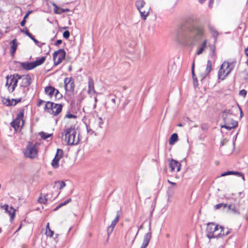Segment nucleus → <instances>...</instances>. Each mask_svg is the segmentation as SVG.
<instances>
[{
	"mask_svg": "<svg viewBox=\"0 0 248 248\" xmlns=\"http://www.w3.org/2000/svg\"><path fill=\"white\" fill-rule=\"evenodd\" d=\"M11 49H10V52L11 54L13 55L15 54V52H16L17 47V43L16 42V39L13 40L11 43Z\"/></svg>",
	"mask_w": 248,
	"mask_h": 248,
	"instance_id": "24",
	"label": "nucleus"
},
{
	"mask_svg": "<svg viewBox=\"0 0 248 248\" xmlns=\"http://www.w3.org/2000/svg\"><path fill=\"white\" fill-rule=\"evenodd\" d=\"M65 136V141L68 145H76L79 141V135L77 134L76 129L73 126L67 128L64 131L63 135Z\"/></svg>",
	"mask_w": 248,
	"mask_h": 248,
	"instance_id": "3",
	"label": "nucleus"
},
{
	"mask_svg": "<svg viewBox=\"0 0 248 248\" xmlns=\"http://www.w3.org/2000/svg\"><path fill=\"white\" fill-rule=\"evenodd\" d=\"M6 78V82L5 86L8 91L10 93H12L17 86V84L19 81V78L17 77V74L7 76Z\"/></svg>",
	"mask_w": 248,
	"mask_h": 248,
	"instance_id": "8",
	"label": "nucleus"
},
{
	"mask_svg": "<svg viewBox=\"0 0 248 248\" xmlns=\"http://www.w3.org/2000/svg\"><path fill=\"white\" fill-rule=\"evenodd\" d=\"M194 62H193L192 63V78L196 77V76L194 73Z\"/></svg>",
	"mask_w": 248,
	"mask_h": 248,
	"instance_id": "53",
	"label": "nucleus"
},
{
	"mask_svg": "<svg viewBox=\"0 0 248 248\" xmlns=\"http://www.w3.org/2000/svg\"><path fill=\"white\" fill-rule=\"evenodd\" d=\"M95 124H96V130H98L99 129H100L102 127V125L104 124V121L102 118L99 117L95 120Z\"/></svg>",
	"mask_w": 248,
	"mask_h": 248,
	"instance_id": "27",
	"label": "nucleus"
},
{
	"mask_svg": "<svg viewBox=\"0 0 248 248\" xmlns=\"http://www.w3.org/2000/svg\"><path fill=\"white\" fill-rule=\"evenodd\" d=\"M45 102L44 101L42 100H40L39 101V102H38V106H41Z\"/></svg>",
	"mask_w": 248,
	"mask_h": 248,
	"instance_id": "60",
	"label": "nucleus"
},
{
	"mask_svg": "<svg viewBox=\"0 0 248 248\" xmlns=\"http://www.w3.org/2000/svg\"><path fill=\"white\" fill-rule=\"evenodd\" d=\"M245 53L246 55L248 57V47L245 48Z\"/></svg>",
	"mask_w": 248,
	"mask_h": 248,
	"instance_id": "62",
	"label": "nucleus"
},
{
	"mask_svg": "<svg viewBox=\"0 0 248 248\" xmlns=\"http://www.w3.org/2000/svg\"><path fill=\"white\" fill-rule=\"evenodd\" d=\"M227 207L229 211H232L234 214L238 215L240 214V212L236 209L234 204L227 205Z\"/></svg>",
	"mask_w": 248,
	"mask_h": 248,
	"instance_id": "34",
	"label": "nucleus"
},
{
	"mask_svg": "<svg viewBox=\"0 0 248 248\" xmlns=\"http://www.w3.org/2000/svg\"><path fill=\"white\" fill-rule=\"evenodd\" d=\"M54 94L56 98H60L62 97V94L60 93L59 91L56 89Z\"/></svg>",
	"mask_w": 248,
	"mask_h": 248,
	"instance_id": "44",
	"label": "nucleus"
},
{
	"mask_svg": "<svg viewBox=\"0 0 248 248\" xmlns=\"http://www.w3.org/2000/svg\"><path fill=\"white\" fill-rule=\"evenodd\" d=\"M32 13V11H29L25 15L23 19H25V20L26 18H27Z\"/></svg>",
	"mask_w": 248,
	"mask_h": 248,
	"instance_id": "52",
	"label": "nucleus"
},
{
	"mask_svg": "<svg viewBox=\"0 0 248 248\" xmlns=\"http://www.w3.org/2000/svg\"><path fill=\"white\" fill-rule=\"evenodd\" d=\"M135 5L140 13L141 18L145 20L150 13V6L147 5L143 0H138L136 1Z\"/></svg>",
	"mask_w": 248,
	"mask_h": 248,
	"instance_id": "6",
	"label": "nucleus"
},
{
	"mask_svg": "<svg viewBox=\"0 0 248 248\" xmlns=\"http://www.w3.org/2000/svg\"><path fill=\"white\" fill-rule=\"evenodd\" d=\"M65 56L66 52L63 49H60L55 51L53 54L54 65L57 66L61 63L65 59Z\"/></svg>",
	"mask_w": 248,
	"mask_h": 248,
	"instance_id": "11",
	"label": "nucleus"
},
{
	"mask_svg": "<svg viewBox=\"0 0 248 248\" xmlns=\"http://www.w3.org/2000/svg\"><path fill=\"white\" fill-rule=\"evenodd\" d=\"M70 11V10H69L68 9H62V13H65V12H68V11Z\"/></svg>",
	"mask_w": 248,
	"mask_h": 248,
	"instance_id": "64",
	"label": "nucleus"
},
{
	"mask_svg": "<svg viewBox=\"0 0 248 248\" xmlns=\"http://www.w3.org/2000/svg\"><path fill=\"white\" fill-rule=\"evenodd\" d=\"M62 104L48 101L46 104L45 109L48 113L56 116L62 111Z\"/></svg>",
	"mask_w": 248,
	"mask_h": 248,
	"instance_id": "7",
	"label": "nucleus"
},
{
	"mask_svg": "<svg viewBox=\"0 0 248 248\" xmlns=\"http://www.w3.org/2000/svg\"><path fill=\"white\" fill-rule=\"evenodd\" d=\"M0 206H1V208L4 209L5 210V212L7 213V211H8L9 207V205L8 204H5L3 205H1Z\"/></svg>",
	"mask_w": 248,
	"mask_h": 248,
	"instance_id": "49",
	"label": "nucleus"
},
{
	"mask_svg": "<svg viewBox=\"0 0 248 248\" xmlns=\"http://www.w3.org/2000/svg\"><path fill=\"white\" fill-rule=\"evenodd\" d=\"M109 97L110 98L111 102L112 103V108H114L116 104L115 96L114 95H109Z\"/></svg>",
	"mask_w": 248,
	"mask_h": 248,
	"instance_id": "40",
	"label": "nucleus"
},
{
	"mask_svg": "<svg viewBox=\"0 0 248 248\" xmlns=\"http://www.w3.org/2000/svg\"><path fill=\"white\" fill-rule=\"evenodd\" d=\"M46 234L47 236L52 237L54 234V232L52 231L49 228H48V230H46Z\"/></svg>",
	"mask_w": 248,
	"mask_h": 248,
	"instance_id": "41",
	"label": "nucleus"
},
{
	"mask_svg": "<svg viewBox=\"0 0 248 248\" xmlns=\"http://www.w3.org/2000/svg\"><path fill=\"white\" fill-rule=\"evenodd\" d=\"M227 206V204L220 203L217 204L216 205H215L214 209L217 210V209H220L222 207H223L224 209V208H226Z\"/></svg>",
	"mask_w": 248,
	"mask_h": 248,
	"instance_id": "39",
	"label": "nucleus"
},
{
	"mask_svg": "<svg viewBox=\"0 0 248 248\" xmlns=\"http://www.w3.org/2000/svg\"><path fill=\"white\" fill-rule=\"evenodd\" d=\"M55 91V88L51 86L46 87L45 89L46 93L50 97H52V96L54 95Z\"/></svg>",
	"mask_w": 248,
	"mask_h": 248,
	"instance_id": "23",
	"label": "nucleus"
},
{
	"mask_svg": "<svg viewBox=\"0 0 248 248\" xmlns=\"http://www.w3.org/2000/svg\"><path fill=\"white\" fill-rule=\"evenodd\" d=\"M46 57L45 56L42 57L41 58L36 60L34 62H33L34 67L39 66L42 64L45 61Z\"/></svg>",
	"mask_w": 248,
	"mask_h": 248,
	"instance_id": "31",
	"label": "nucleus"
},
{
	"mask_svg": "<svg viewBox=\"0 0 248 248\" xmlns=\"http://www.w3.org/2000/svg\"><path fill=\"white\" fill-rule=\"evenodd\" d=\"M219 229H220L221 230L220 232L217 233V238L226 236L231 232V231L232 230L231 229H229L227 228V231L224 232V228L222 226H219Z\"/></svg>",
	"mask_w": 248,
	"mask_h": 248,
	"instance_id": "22",
	"label": "nucleus"
},
{
	"mask_svg": "<svg viewBox=\"0 0 248 248\" xmlns=\"http://www.w3.org/2000/svg\"><path fill=\"white\" fill-rule=\"evenodd\" d=\"M239 94L241 96L245 97L247 94V91L245 90H242L239 92Z\"/></svg>",
	"mask_w": 248,
	"mask_h": 248,
	"instance_id": "48",
	"label": "nucleus"
},
{
	"mask_svg": "<svg viewBox=\"0 0 248 248\" xmlns=\"http://www.w3.org/2000/svg\"><path fill=\"white\" fill-rule=\"evenodd\" d=\"M88 93L91 96H93L95 94H97L94 89L93 80L91 77H89L88 78Z\"/></svg>",
	"mask_w": 248,
	"mask_h": 248,
	"instance_id": "16",
	"label": "nucleus"
},
{
	"mask_svg": "<svg viewBox=\"0 0 248 248\" xmlns=\"http://www.w3.org/2000/svg\"><path fill=\"white\" fill-rule=\"evenodd\" d=\"M204 33L202 27L187 22L178 31L176 39L180 43L190 45L201 39Z\"/></svg>",
	"mask_w": 248,
	"mask_h": 248,
	"instance_id": "1",
	"label": "nucleus"
},
{
	"mask_svg": "<svg viewBox=\"0 0 248 248\" xmlns=\"http://www.w3.org/2000/svg\"><path fill=\"white\" fill-rule=\"evenodd\" d=\"M208 29L212 34L213 37L215 38V41H217V36L218 35L217 31L215 29V28L211 25L209 24Z\"/></svg>",
	"mask_w": 248,
	"mask_h": 248,
	"instance_id": "25",
	"label": "nucleus"
},
{
	"mask_svg": "<svg viewBox=\"0 0 248 248\" xmlns=\"http://www.w3.org/2000/svg\"><path fill=\"white\" fill-rule=\"evenodd\" d=\"M178 140V137L176 133H173L170 138L169 142L170 145H173Z\"/></svg>",
	"mask_w": 248,
	"mask_h": 248,
	"instance_id": "33",
	"label": "nucleus"
},
{
	"mask_svg": "<svg viewBox=\"0 0 248 248\" xmlns=\"http://www.w3.org/2000/svg\"><path fill=\"white\" fill-rule=\"evenodd\" d=\"M150 232L146 233L143 237V241L140 248H146L148 246L152 237L151 228H149Z\"/></svg>",
	"mask_w": 248,
	"mask_h": 248,
	"instance_id": "17",
	"label": "nucleus"
},
{
	"mask_svg": "<svg viewBox=\"0 0 248 248\" xmlns=\"http://www.w3.org/2000/svg\"><path fill=\"white\" fill-rule=\"evenodd\" d=\"M193 85L194 87H197L198 85V80L196 77L193 78Z\"/></svg>",
	"mask_w": 248,
	"mask_h": 248,
	"instance_id": "51",
	"label": "nucleus"
},
{
	"mask_svg": "<svg viewBox=\"0 0 248 248\" xmlns=\"http://www.w3.org/2000/svg\"><path fill=\"white\" fill-rule=\"evenodd\" d=\"M15 212L16 210L13 208V207L11 206L9 208L8 211H7V213H8L10 216L11 220H12L15 218Z\"/></svg>",
	"mask_w": 248,
	"mask_h": 248,
	"instance_id": "35",
	"label": "nucleus"
},
{
	"mask_svg": "<svg viewBox=\"0 0 248 248\" xmlns=\"http://www.w3.org/2000/svg\"><path fill=\"white\" fill-rule=\"evenodd\" d=\"M219 226L215 223H208L206 229V236L209 239L217 238V233L216 232L219 230Z\"/></svg>",
	"mask_w": 248,
	"mask_h": 248,
	"instance_id": "9",
	"label": "nucleus"
},
{
	"mask_svg": "<svg viewBox=\"0 0 248 248\" xmlns=\"http://www.w3.org/2000/svg\"><path fill=\"white\" fill-rule=\"evenodd\" d=\"M212 70V63L210 60H208L207 62L206 68L205 69V73L203 77V78H204L206 76H207L208 74L211 72Z\"/></svg>",
	"mask_w": 248,
	"mask_h": 248,
	"instance_id": "32",
	"label": "nucleus"
},
{
	"mask_svg": "<svg viewBox=\"0 0 248 248\" xmlns=\"http://www.w3.org/2000/svg\"><path fill=\"white\" fill-rule=\"evenodd\" d=\"M26 20L25 19H23L20 23V25L22 27H24L26 24Z\"/></svg>",
	"mask_w": 248,
	"mask_h": 248,
	"instance_id": "58",
	"label": "nucleus"
},
{
	"mask_svg": "<svg viewBox=\"0 0 248 248\" xmlns=\"http://www.w3.org/2000/svg\"><path fill=\"white\" fill-rule=\"evenodd\" d=\"M21 32L25 33L29 37H30L32 40H33L36 44H37L39 43V42L29 31L27 28L22 30Z\"/></svg>",
	"mask_w": 248,
	"mask_h": 248,
	"instance_id": "28",
	"label": "nucleus"
},
{
	"mask_svg": "<svg viewBox=\"0 0 248 248\" xmlns=\"http://www.w3.org/2000/svg\"><path fill=\"white\" fill-rule=\"evenodd\" d=\"M210 50L212 52L211 53H210V55L211 56H213L215 55V46L213 45L210 46Z\"/></svg>",
	"mask_w": 248,
	"mask_h": 248,
	"instance_id": "46",
	"label": "nucleus"
},
{
	"mask_svg": "<svg viewBox=\"0 0 248 248\" xmlns=\"http://www.w3.org/2000/svg\"><path fill=\"white\" fill-rule=\"evenodd\" d=\"M119 217H120L119 211H117V215H116L115 218H114V219L112 221L111 223L110 226L114 228L116 224L117 223V222L119 221Z\"/></svg>",
	"mask_w": 248,
	"mask_h": 248,
	"instance_id": "36",
	"label": "nucleus"
},
{
	"mask_svg": "<svg viewBox=\"0 0 248 248\" xmlns=\"http://www.w3.org/2000/svg\"><path fill=\"white\" fill-rule=\"evenodd\" d=\"M244 78L246 80H248V73L247 72H244Z\"/></svg>",
	"mask_w": 248,
	"mask_h": 248,
	"instance_id": "57",
	"label": "nucleus"
},
{
	"mask_svg": "<svg viewBox=\"0 0 248 248\" xmlns=\"http://www.w3.org/2000/svg\"><path fill=\"white\" fill-rule=\"evenodd\" d=\"M207 42V41L206 40H204L203 41V42L202 43V44H201V45L199 47V48L198 49V50L196 52V54L197 55H200L202 53L203 51L204 50V49L206 47Z\"/></svg>",
	"mask_w": 248,
	"mask_h": 248,
	"instance_id": "26",
	"label": "nucleus"
},
{
	"mask_svg": "<svg viewBox=\"0 0 248 248\" xmlns=\"http://www.w3.org/2000/svg\"><path fill=\"white\" fill-rule=\"evenodd\" d=\"M239 109L240 111L241 117L242 116V111L240 108L237 106H232L230 109H225L222 112L224 124L221 125L222 128L224 127L227 129H231L236 127L238 125V122L234 120L233 118L238 112Z\"/></svg>",
	"mask_w": 248,
	"mask_h": 248,
	"instance_id": "2",
	"label": "nucleus"
},
{
	"mask_svg": "<svg viewBox=\"0 0 248 248\" xmlns=\"http://www.w3.org/2000/svg\"><path fill=\"white\" fill-rule=\"evenodd\" d=\"M94 104H93V108L95 109L96 108V103L98 101L96 96L94 97Z\"/></svg>",
	"mask_w": 248,
	"mask_h": 248,
	"instance_id": "55",
	"label": "nucleus"
},
{
	"mask_svg": "<svg viewBox=\"0 0 248 248\" xmlns=\"http://www.w3.org/2000/svg\"><path fill=\"white\" fill-rule=\"evenodd\" d=\"M22 98V97L21 96L17 99H12L11 100L6 98H2V102L7 106H15L18 103L21 101Z\"/></svg>",
	"mask_w": 248,
	"mask_h": 248,
	"instance_id": "14",
	"label": "nucleus"
},
{
	"mask_svg": "<svg viewBox=\"0 0 248 248\" xmlns=\"http://www.w3.org/2000/svg\"><path fill=\"white\" fill-rule=\"evenodd\" d=\"M176 187L173 186H170L168 187L167 190V195L168 196V200L171 198L174 193L175 188Z\"/></svg>",
	"mask_w": 248,
	"mask_h": 248,
	"instance_id": "29",
	"label": "nucleus"
},
{
	"mask_svg": "<svg viewBox=\"0 0 248 248\" xmlns=\"http://www.w3.org/2000/svg\"><path fill=\"white\" fill-rule=\"evenodd\" d=\"M17 77L19 78L18 83L20 85L19 96L23 97L26 95L25 88L28 87L31 85V78L29 75L20 76L17 74Z\"/></svg>",
	"mask_w": 248,
	"mask_h": 248,
	"instance_id": "4",
	"label": "nucleus"
},
{
	"mask_svg": "<svg viewBox=\"0 0 248 248\" xmlns=\"http://www.w3.org/2000/svg\"><path fill=\"white\" fill-rule=\"evenodd\" d=\"M23 112H19L16 117V118L11 123V125L16 130H17L19 128L21 125V124L22 123V124H23Z\"/></svg>",
	"mask_w": 248,
	"mask_h": 248,
	"instance_id": "12",
	"label": "nucleus"
},
{
	"mask_svg": "<svg viewBox=\"0 0 248 248\" xmlns=\"http://www.w3.org/2000/svg\"><path fill=\"white\" fill-rule=\"evenodd\" d=\"M62 40H58L54 44L55 46H59L60 44H62Z\"/></svg>",
	"mask_w": 248,
	"mask_h": 248,
	"instance_id": "56",
	"label": "nucleus"
},
{
	"mask_svg": "<svg viewBox=\"0 0 248 248\" xmlns=\"http://www.w3.org/2000/svg\"><path fill=\"white\" fill-rule=\"evenodd\" d=\"M70 36V32L68 31H66L63 33V37L65 39H68Z\"/></svg>",
	"mask_w": 248,
	"mask_h": 248,
	"instance_id": "45",
	"label": "nucleus"
},
{
	"mask_svg": "<svg viewBox=\"0 0 248 248\" xmlns=\"http://www.w3.org/2000/svg\"><path fill=\"white\" fill-rule=\"evenodd\" d=\"M201 128L203 130H206L208 128V125L206 124H203L201 125Z\"/></svg>",
	"mask_w": 248,
	"mask_h": 248,
	"instance_id": "50",
	"label": "nucleus"
},
{
	"mask_svg": "<svg viewBox=\"0 0 248 248\" xmlns=\"http://www.w3.org/2000/svg\"><path fill=\"white\" fill-rule=\"evenodd\" d=\"M65 117L69 118V119H71V118L76 119V118H77V116L76 115H73L71 113H68L65 115Z\"/></svg>",
	"mask_w": 248,
	"mask_h": 248,
	"instance_id": "47",
	"label": "nucleus"
},
{
	"mask_svg": "<svg viewBox=\"0 0 248 248\" xmlns=\"http://www.w3.org/2000/svg\"><path fill=\"white\" fill-rule=\"evenodd\" d=\"M48 194H45L42 196V194L41 193L38 199V202L41 204H46L48 201Z\"/></svg>",
	"mask_w": 248,
	"mask_h": 248,
	"instance_id": "30",
	"label": "nucleus"
},
{
	"mask_svg": "<svg viewBox=\"0 0 248 248\" xmlns=\"http://www.w3.org/2000/svg\"><path fill=\"white\" fill-rule=\"evenodd\" d=\"M235 66V63L224 62L221 64L218 73V77L221 80L224 78L231 72Z\"/></svg>",
	"mask_w": 248,
	"mask_h": 248,
	"instance_id": "5",
	"label": "nucleus"
},
{
	"mask_svg": "<svg viewBox=\"0 0 248 248\" xmlns=\"http://www.w3.org/2000/svg\"><path fill=\"white\" fill-rule=\"evenodd\" d=\"M114 228V227H112L111 226H109L108 227L107 232H108V237H109V236L110 235V234L112 232Z\"/></svg>",
	"mask_w": 248,
	"mask_h": 248,
	"instance_id": "42",
	"label": "nucleus"
},
{
	"mask_svg": "<svg viewBox=\"0 0 248 248\" xmlns=\"http://www.w3.org/2000/svg\"><path fill=\"white\" fill-rule=\"evenodd\" d=\"M167 181H168V182L169 184H170L171 185V186H174V187H176L177 186V184L176 183L172 182L170 180H168Z\"/></svg>",
	"mask_w": 248,
	"mask_h": 248,
	"instance_id": "54",
	"label": "nucleus"
},
{
	"mask_svg": "<svg viewBox=\"0 0 248 248\" xmlns=\"http://www.w3.org/2000/svg\"><path fill=\"white\" fill-rule=\"evenodd\" d=\"M55 184H59L60 185V189H62L65 186V183L64 181H58L56 182Z\"/></svg>",
	"mask_w": 248,
	"mask_h": 248,
	"instance_id": "43",
	"label": "nucleus"
},
{
	"mask_svg": "<svg viewBox=\"0 0 248 248\" xmlns=\"http://www.w3.org/2000/svg\"><path fill=\"white\" fill-rule=\"evenodd\" d=\"M20 66L24 70H30L34 68V64L33 62H18Z\"/></svg>",
	"mask_w": 248,
	"mask_h": 248,
	"instance_id": "20",
	"label": "nucleus"
},
{
	"mask_svg": "<svg viewBox=\"0 0 248 248\" xmlns=\"http://www.w3.org/2000/svg\"><path fill=\"white\" fill-rule=\"evenodd\" d=\"M24 155L30 158H34L37 156L38 151L34 144L29 142L24 152Z\"/></svg>",
	"mask_w": 248,
	"mask_h": 248,
	"instance_id": "10",
	"label": "nucleus"
},
{
	"mask_svg": "<svg viewBox=\"0 0 248 248\" xmlns=\"http://www.w3.org/2000/svg\"><path fill=\"white\" fill-rule=\"evenodd\" d=\"M230 175H234L238 177H241L243 180L245 181L244 174L239 171H225L224 172L221 174L220 176L223 177Z\"/></svg>",
	"mask_w": 248,
	"mask_h": 248,
	"instance_id": "21",
	"label": "nucleus"
},
{
	"mask_svg": "<svg viewBox=\"0 0 248 248\" xmlns=\"http://www.w3.org/2000/svg\"><path fill=\"white\" fill-rule=\"evenodd\" d=\"M64 88L66 91L72 92L74 91L75 84L71 78H66L64 80Z\"/></svg>",
	"mask_w": 248,
	"mask_h": 248,
	"instance_id": "13",
	"label": "nucleus"
},
{
	"mask_svg": "<svg viewBox=\"0 0 248 248\" xmlns=\"http://www.w3.org/2000/svg\"><path fill=\"white\" fill-rule=\"evenodd\" d=\"M63 155V151L62 149H58L57 151V153L55 156L52 162V165L54 168L56 169L58 167V162L60 158Z\"/></svg>",
	"mask_w": 248,
	"mask_h": 248,
	"instance_id": "15",
	"label": "nucleus"
},
{
	"mask_svg": "<svg viewBox=\"0 0 248 248\" xmlns=\"http://www.w3.org/2000/svg\"><path fill=\"white\" fill-rule=\"evenodd\" d=\"M68 202H67V200H66L65 201H64V202L61 203H60V206H64V205H66V204H68Z\"/></svg>",
	"mask_w": 248,
	"mask_h": 248,
	"instance_id": "59",
	"label": "nucleus"
},
{
	"mask_svg": "<svg viewBox=\"0 0 248 248\" xmlns=\"http://www.w3.org/2000/svg\"><path fill=\"white\" fill-rule=\"evenodd\" d=\"M150 232L146 233L143 237V241L140 248H146L148 246L152 237L151 228H149Z\"/></svg>",
	"mask_w": 248,
	"mask_h": 248,
	"instance_id": "18",
	"label": "nucleus"
},
{
	"mask_svg": "<svg viewBox=\"0 0 248 248\" xmlns=\"http://www.w3.org/2000/svg\"><path fill=\"white\" fill-rule=\"evenodd\" d=\"M58 236H59V234H56L55 235V237L54 238V239H55V240L56 241V243H57L58 241Z\"/></svg>",
	"mask_w": 248,
	"mask_h": 248,
	"instance_id": "63",
	"label": "nucleus"
},
{
	"mask_svg": "<svg viewBox=\"0 0 248 248\" xmlns=\"http://www.w3.org/2000/svg\"><path fill=\"white\" fill-rule=\"evenodd\" d=\"M53 6L54 7V12L55 14H61L62 13V9L57 6V5L55 4V3H53Z\"/></svg>",
	"mask_w": 248,
	"mask_h": 248,
	"instance_id": "37",
	"label": "nucleus"
},
{
	"mask_svg": "<svg viewBox=\"0 0 248 248\" xmlns=\"http://www.w3.org/2000/svg\"><path fill=\"white\" fill-rule=\"evenodd\" d=\"M181 166L180 162L173 159H171L169 163V167L171 169V170H180Z\"/></svg>",
	"mask_w": 248,
	"mask_h": 248,
	"instance_id": "19",
	"label": "nucleus"
},
{
	"mask_svg": "<svg viewBox=\"0 0 248 248\" xmlns=\"http://www.w3.org/2000/svg\"><path fill=\"white\" fill-rule=\"evenodd\" d=\"M62 207V206H60V204H59V205H58V206H57L55 208H54V209H53V211H56L58 210L60 208H61V207Z\"/></svg>",
	"mask_w": 248,
	"mask_h": 248,
	"instance_id": "61",
	"label": "nucleus"
},
{
	"mask_svg": "<svg viewBox=\"0 0 248 248\" xmlns=\"http://www.w3.org/2000/svg\"><path fill=\"white\" fill-rule=\"evenodd\" d=\"M39 135L41 137V138L43 140H46L47 138L50 137L52 134H48L47 133H45L44 132H41L39 133Z\"/></svg>",
	"mask_w": 248,
	"mask_h": 248,
	"instance_id": "38",
	"label": "nucleus"
}]
</instances>
